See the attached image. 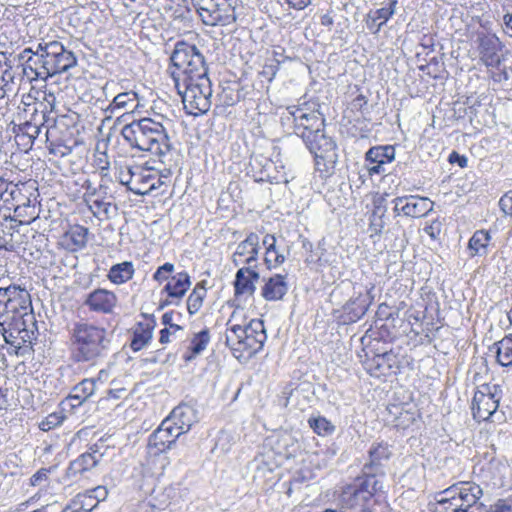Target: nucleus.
Listing matches in <instances>:
<instances>
[{
	"label": "nucleus",
	"instance_id": "8fccbe9b",
	"mask_svg": "<svg viewBox=\"0 0 512 512\" xmlns=\"http://www.w3.org/2000/svg\"><path fill=\"white\" fill-rule=\"evenodd\" d=\"M135 174V166H119L117 168V179L122 184L128 187L130 190V187L132 186V181L134 179Z\"/></svg>",
	"mask_w": 512,
	"mask_h": 512
},
{
	"label": "nucleus",
	"instance_id": "774afa93",
	"mask_svg": "<svg viewBox=\"0 0 512 512\" xmlns=\"http://www.w3.org/2000/svg\"><path fill=\"white\" fill-rule=\"evenodd\" d=\"M370 165L368 166V174L370 176L372 175H376V174H383L385 173V165H382V164H378V163H369Z\"/></svg>",
	"mask_w": 512,
	"mask_h": 512
},
{
	"label": "nucleus",
	"instance_id": "603ef678",
	"mask_svg": "<svg viewBox=\"0 0 512 512\" xmlns=\"http://www.w3.org/2000/svg\"><path fill=\"white\" fill-rule=\"evenodd\" d=\"M170 176L171 172L169 169H164L161 172L152 169L151 178L153 177L154 182H156L155 190L163 185L167 186L170 181Z\"/></svg>",
	"mask_w": 512,
	"mask_h": 512
},
{
	"label": "nucleus",
	"instance_id": "ea45409f",
	"mask_svg": "<svg viewBox=\"0 0 512 512\" xmlns=\"http://www.w3.org/2000/svg\"><path fill=\"white\" fill-rule=\"evenodd\" d=\"M206 297V289L202 283H198L187 299V310L189 314H196L203 305Z\"/></svg>",
	"mask_w": 512,
	"mask_h": 512
},
{
	"label": "nucleus",
	"instance_id": "c756f323",
	"mask_svg": "<svg viewBox=\"0 0 512 512\" xmlns=\"http://www.w3.org/2000/svg\"><path fill=\"white\" fill-rule=\"evenodd\" d=\"M96 389V381L94 379H84L78 383L69 395L70 401H75L71 405L73 407L80 406L83 402L88 400Z\"/></svg>",
	"mask_w": 512,
	"mask_h": 512
},
{
	"label": "nucleus",
	"instance_id": "6e6552de",
	"mask_svg": "<svg viewBox=\"0 0 512 512\" xmlns=\"http://www.w3.org/2000/svg\"><path fill=\"white\" fill-rule=\"evenodd\" d=\"M175 87L182 97L185 109L189 114L198 115L206 113L212 104V86L210 78L199 80L189 79L184 82H176Z\"/></svg>",
	"mask_w": 512,
	"mask_h": 512
},
{
	"label": "nucleus",
	"instance_id": "052dcab7",
	"mask_svg": "<svg viewBox=\"0 0 512 512\" xmlns=\"http://www.w3.org/2000/svg\"><path fill=\"white\" fill-rule=\"evenodd\" d=\"M366 26L370 31H372L375 34L378 33L382 28V24L379 23V21H377L376 18L373 17L371 12H369L367 15Z\"/></svg>",
	"mask_w": 512,
	"mask_h": 512
},
{
	"label": "nucleus",
	"instance_id": "e433bc0d",
	"mask_svg": "<svg viewBox=\"0 0 512 512\" xmlns=\"http://www.w3.org/2000/svg\"><path fill=\"white\" fill-rule=\"evenodd\" d=\"M491 236L485 230L476 231L469 240V248L474 254L483 256L487 254V247L490 243Z\"/></svg>",
	"mask_w": 512,
	"mask_h": 512
},
{
	"label": "nucleus",
	"instance_id": "423d86ee",
	"mask_svg": "<svg viewBox=\"0 0 512 512\" xmlns=\"http://www.w3.org/2000/svg\"><path fill=\"white\" fill-rule=\"evenodd\" d=\"M305 145L314 155L316 169L325 175L331 174L338 161L336 143L320 128L307 129L300 133Z\"/></svg>",
	"mask_w": 512,
	"mask_h": 512
},
{
	"label": "nucleus",
	"instance_id": "79ce46f5",
	"mask_svg": "<svg viewBox=\"0 0 512 512\" xmlns=\"http://www.w3.org/2000/svg\"><path fill=\"white\" fill-rule=\"evenodd\" d=\"M86 203L89 206L90 211L94 216L100 217L101 215L109 216L111 209V202L106 201L105 196H100L97 198H86Z\"/></svg>",
	"mask_w": 512,
	"mask_h": 512
},
{
	"label": "nucleus",
	"instance_id": "ddd939ff",
	"mask_svg": "<svg viewBox=\"0 0 512 512\" xmlns=\"http://www.w3.org/2000/svg\"><path fill=\"white\" fill-rule=\"evenodd\" d=\"M260 249L259 235L250 232L244 240L237 244L231 256V261L235 267L257 268Z\"/></svg>",
	"mask_w": 512,
	"mask_h": 512
},
{
	"label": "nucleus",
	"instance_id": "f03ea898",
	"mask_svg": "<svg viewBox=\"0 0 512 512\" xmlns=\"http://www.w3.org/2000/svg\"><path fill=\"white\" fill-rule=\"evenodd\" d=\"M108 331L93 323L78 321L70 329L72 359L77 363L96 364L110 348Z\"/></svg>",
	"mask_w": 512,
	"mask_h": 512
},
{
	"label": "nucleus",
	"instance_id": "de8ad7c7",
	"mask_svg": "<svg viewBox=\"0 0 512 512\" xmlns=\"http://www.w3.org/2000/svg\"><path fill=\"white\" fill-rule=\"evenodd\" d=\"M15 72L0 71V99H3L8 92L13 90Z\"/></svg>",
	"mask_w": 512,
	"mask_h": 512
},
{
	"label": "nucleus",
	"instance_id": "4be33fe9",
	"mask_svg": "<svg viewBox=\"0 0 512 512\" xmlns=\"http://www.w3.org/2000/svg\"><path fill=\"white\" fill-rule=\"evenodd\" d=\"M103 454L99 452L97 445H92L89 451L81 454L77 459L70 463L68 473L71 476L82 474L93 469L101 460Z\"/></svg>",
	"mask_w": 512,
	"mask_h": 512
},
{
	"label": "nucleus",
	"instance_id": "a211bd4d",
	"mask_svg": "<svg viewBox=\"0 0 512 512\" xmlns=\"http://www.w3.org/2000/svg\"><path fill=\"white\" fill-rule=\"evenodd\" d=\"M260 274L257 268L239 267L235 274L234 291L235 296L251 297L256 290V282L259 280Z\"/></svg>",
	"mask_w": 512,
	"mask_h": 512
},
{
	"label": "nucleus",
	"instance_id": "f704fd0d",
	"mask_svg": "<svg viewBox=\"0 0 512 512\" xmlns=\"http://www.w3.org/2000/svg\"><path fill=\"white\" fill-rule=\"evenodd\" d=\"M459 497L468 504H475L483 494L482 488L474 482H462L458 487Z\"/></svg>",
	"mask_w": 512,
	"mask_h": 512
},
{
	"label": "nucleus",
	"instance_id": "72a5a7b5",
	"mask_svg": "<svg viewBox=\"0 0 512 512\" xmlns=\"http://www.w3.org/2000/svg\"><path fill=\"white\" fill-rule=\"evenodd\" d=\"M395 158V149L392 146H377L370 148L365 156L369 163H378L386 165Z\"/></svg>",
	"mask_w": 512,
	"mask_h": 512
},
{
	"label": "nucleus",
	"instance_id": "864d4df0",
	"mask_svg": "<svg viewBox=\"0 0 512 512\" xmlns=\"http://www.w3.org/2000/svg\"><path fill=\"white\" fill-rule=\"evenodd\" d=\"M174 271V265L172 263H165L160 266L153 275L154 280L158 282L169 280V275Z\"/></svg>",
	"mask_w": 512,
	"mask_h": 512
},
{
	"label": "nucleus",
	"instance_id": "4468645a",
	"mask_svg": "<svg viewBox=\"0 0 512 512\" xmlns=\"http://www.w3.org/2000/svg\"><path fill=\"white\" fill-rule=\"evenodd\" d=\"M480 60L487 67L497 68L501 64L503 45L495 34L479 33L477 37Z\"/></svg>",
	"mask_w": 512,
	"mask_h": 512
},
{
	"label": "nucleus",
	"instance_id": "c85d7f7f",
	"mask_svg": "<svg viewBox=\"0 0 512 512\" xmlns=\"http://www.w3.org/2000/svg\"><path fill=\"white\" fill-rule=\"evenodd\" d=\"M191 285L190 276L187 272H179L173 275L164 287L171 298L181 299Z\"/></svg>",
	"mask_w": 512,
	"mask_h": 512
},
{
	"label": "nucleus",
	"instance_id": "3c124183",
	"mask_svg": "<svg viewBox=\"0 0 512 512\" xmlns=\"http://www.w3.org/2000/svg\"><path fill=\"white\" fill-rule=\"evenodd\" d=\"M65 417L62 413H51L44 420H42L39 424V428L42 431H49L57 426H59Z\"/></svg>",
	"mask_w": 512,
	"mask_h": 512
},
{
	"label": "nucleus",
	"instance_id": "a878e982",
	"mask_svg": "<svg viewBox=\"0 0 512 512\" xmlns=\"http://www.w3.org/2000/svg\"><path fill=\"white\" fill-rule=\"evenodd\" d=\"M88 228L74 225L62 236V245L71 251L83 249L87 244Z\"/></svg>",
	"mask_w": 512,
	"mask_h": 512
},
{
	"label": "nucleus",
	"instance_id": "bf43d9fd",
	"mask_svg": "<svg viewBox=\"0 0 512 512\" xmlns=\"http://www.w3.org/2000/svg\"><path fill=\"white\" fill-rule=\"evenodd\" d=\"M88 493L98 501V504L105 500L108 495V490L104 486H98L94 489L88 490Z\"/></svg>",
	"mask_w": 512,
	"mask_h": 512
},
{
	"label": "nucleus",
	"instance_id": "9b49d317",
	"mask_svg": "<svg viewBox=\"0 0 512 512\" xmlns=\"http://www.w3.org/2000/svg\"><path fill=\"white\" fill-rule=\"evenodd\" d=\"M40 51L45 53L44 65L51 76L61 74L73 68L77 64V58L72 51L67 50L59 41L39 43Z\"/></svg>",
	"mask_w": 512,
	"mask_h": 512
},
{
	"label": "nucleus",
	"instance_id": "dca6fc26",
	"mask_svg": "<svg viewBox=\"0 0 512 512\" xmlns=\"http://www.w3.org/2000/svg\"><path fill=\"white\" fill-rule=\"evenodd\" d=\"M181 436L174 429L166 418L161 422L160 426L150 435L148 447L155 449V453H163L171 449L172 445Z\"/></svg>",
	"mask_w": 512,
	"mask_h": 512
},
{
	"label": "nucleus",
	"instance_id": "58836bf2",
	"mask_svg": "<svg viewBox=\"0 0 512 512\" xmlns=\"http://www.w3.org/2000/svg\"><path fill=\"white\" fill-rule=\"evenodd\" d=\"M14 217L20 225H29L38 217V214L35 206L31 204L30 200H27L26 203L18 205L14 209Z\"/></svg>",
	"mask_w": 512,
	"mask_h": 512
},
{
	"label": "nucleus",
	"instance_id": "a18cd8bd",
	"mask_svg": "<svg viewBox=\"0 0 512 512\" xmlns=\"http://www.w3.org/2000/svg\"><path fill=\"white\" fill-rule=\"evenodd\" d=\"M137 101V95L134 92L119 93L114 97L111 106L115 108H133Z\"/></svg>",
	"mask_w": 512,
	"mask_h": 512
},
{
	"label": "nucleus",
	"instance_id": "bb28decb",
	"mask_svg": "<svg viewBox=\"0 0 512 512\" xmlns=\"http://www.w3.org/2000/svg\"><path fill=\"white\" fill-rule=\"evenodd\" d=\"M290 114L294 117L296 122V134L300 136V133L307 129H317L323 125V120L320 114L312 112L306 113L302 108L293 107Z\"/></svg>",
	"mask_w": 512,
	"mask_h": 512
},
{
	"label": "nucleus",
	"instance_id": "b1692460",
	"mask_svg": "<svg viewBox=\"0 0 512 512\" xmlns=\"http://www.w3.org/2000/svg\"><path fill=\"white\" fill-rule=\"evenodd\" d=\"M288 291L285 276L276 274L270 277L262 287L261 294L267 301L281 300Z\"/></svg>",
	"mask_w": 512,
	"mask_h": 512
},
{
	"label": "nucleus",
	"instance_id": "680f3d73",
	"mask_svg": "<svg viewBox=\"0 0 512 512\" xmlns=\"http://www.w3.org/2000/svg\"><path fill=\"white\" fill-rule=\"evenodd\" d=\"M103 190V186L100 185L99 188H95V187H92L91 184H88L87 187H86V192H85V200L86 198H89V197H92V198H97V197H100L102 196V194H106V191H102Z\"/></svg>",
	"mask_w": 512,
	"mask_h": 512
},
{
	"label": "nucleus",
	"instance_id": "c03bdc74",
	"mask_svg": "<svg viewBox=\"0 0 512 512\" xmlns=\"http://www.w3.org/2000/svg\"><path fill=\"white\" fill-rule=\"evenodd\" d=\"M397 0H389L387 6L381 7L376 10L370 11L374 18H376L379 23L384 24L394 15L396 11Z\"/></svg>",
	"mask_w": 512,
	"mask_h": 512
},
{
	"label": "nucleus",
	"instance_id": "0e129e2a",
	"mask_svg": "<svg viewBox=\"0 0 512 512\" xmlns=\"http://www.w3.org/2000/svg\"><path fill=\"white\" fill-rule=\"evenodd\" d=\"M48 150L50 154L59 155L61 157L68 154L67 147L64 145H55L54 143H50L48 146Z\"/></svg>",
	"mask_w": 512,
	"mask_h": 512
},
{
	"label": "nucleus",
	"instance_id": "20e7f679",
	"mask_svg": "<svg viewBox=\"0 0 512 512\" xmlns=\"http://www.w3.org/2000/svg\"><path fill=\"white\" fill-rule=\"evenodd\" d=\"M170 60L172 63L171 77L174 83H185L189 79L196 81L209 77L204 55L194 44L184 41L177 42Z\"/></svg>",
	"mask_w": 512,
	"mask_h": 512
},
{
	"label": "nucleus",
	"instance_id": "f8f14e48",
	"mask_svg": "<svg viewBox=\"0 0 512 512\" xmlns=\"http://www.w3.org/2000/svg\"><path fill=\"white\" fill-rule=\"evenodd\" d=\"M46 118L47 115L44 111L38 113V109L34 107L32 118L29 121L13 126L15 142L21 151L28 152L31 150L35 139L41 132V128L47 121Z\"/></svg>",
	"mask_w": 512,
	"mask_h": 512
},
{
	"label": "nucleus",
	"instance_id": "a19ab883",
	"mask_svg": "<svg viewBox=\"0 0 512 512\" xmlns=\"http://www.w3.org/2000/svg\"><path fill=\"white\" fill-rule=\"evenodd\" d=\"M392 452L387 443L379 442L372 444L369 450L370 465H380L382 461L390 458Z\"/></svg>",
	"mask_w": 512,
	"mask_h": 512
},
{
	"label": "nucleus",
	"instance_id": "f3484780",
	"mask_svg": "<svg viewBox=\"0 0 512 512\" xmlns=\"http://www.w3.org/2000/svg\"><path fill=\"white\" fill-rule=\"evenodd\" d=\"M117 302L118 298L114 292L98 288L88 294L84 303L93 312L108 314L113 311Z\"/></svg>",
	"mask_w": 512,
	"mask_h": 512
},
{
	"label": "nucleus",
	"instance_id": "13d9d810",
	"mask_svg": "<svg viewBox=\"0 0 512 512\" xmlns=\"http://www.w3.org/2000/svg\"><path fill=\"white\" fill-rule=\"evenodd\" d=\"M96 166L101 170L103 176H105L109 169V161L106 153H100L95 159Z\"/></svg>",
	"mask_w": 512,
	"mask_h": 512
},
{
	"label": "nucleus",
	"instance_id": "f257e3e1",
	"mask_svg": "<svg viewBox=\"0 0 512 512\" xmlns=\"http://www.w3.org/2000/svg\"><path fill=\"white\" fill-rule=\"evenodd\" d=\"M172 121L160 114L145 117L122 128L121 134L131 147L148 151L162 159L171 150L168 129Z\"/></svg>",
	"mask_w": 512,
	"mask_h": 512
},
{
	"label": "nucleus",
	"instance_id": "6e6d98bb",
	"mask_svg": "<svg viewBox=\"0 0 512 512\" xmlns=\"http://www.w3.org/2000/svg\"><path fill=\"white\" fill-rule=\"evenodd\" d=\"M183 328L179 325H170V327H165L160 331L159 342L161 344H167L171 342V336H175L177 332L182 331Z\"/></svg>",
	"mask_w": 512,
	"mask_h": 512
},
{
	"label": "nucleus",
	"instance_id": "e2e57ef3",
	"mask_svg": "<svg viewBox=\"0 0 512 512\" xmlns=\"http://www.w3.org/2000/svg\"><path fill=\"white\" fill-rule=\"evenodd\" d=\"M289 7L295 10H303L313 3V0H286Z\"/></svg>",
	"mask_w": 512,
	"mask_h": 512
},
{
	"label": "nucleus",
	"instance_id": "2eb2a0df",
	"mask_svg": "<svg viewBox=\"0 0 512 512\" xmlns=\"http://www.w3.org/2000/svg\"><path fill=\"white\" fill-rule=\"evenodd\" d=\"M366 371L373 377H386L396 374L399 369V360L392 351L375 354L365 362Z\"/></svg>",
	"mask_w": 512,
	"mask_h": 512
},
{
	"label": "nucleus",
	"instance_id": "5701e85b",
	"mask_svg": "<svg viewBox=\"0 0 512 512\" xmlns=\"http://www.w3.org/2000/svg\"><path fill=\"white\" fill-rule=\"evenodd\" d=\"M433 210V202L428 198L410 195L406 196V203L401 206L402 213L407 217L419 218Z\"/></svg>",
	"mask_w": 512,
	"mask_h": 512
},
{
	"label": "nucleus",
	"instance_id": "aec40b11",
	"mask_svg": "<svg viewBox=\"0 0 512 512\" xmlns=\"http://www.w3.org/2000/svg\"><path fill=\"white\" fill-rule=\"evenodd\" d=\"M166 420L170 422L178 434L187 433L196 422V411L189 405L175 407Z\"/></svg>",
	"mask_w": 512,
	"mask_h": 512
},
{
	"label": "nucleus",
	"instance_id": "7ed1b4c3",
	"mask_svg": "<svg viewBox=\"0 0 512 512\" xmlns=\"http://www.w3.org/2000/svg\"><path fill=\"white\" fill-rule=\"evenodd\" d=\"M240 312L234 311L227 322L226 344L237 359H248L258 353L267 340L264 322L251 319L238 323Z\"/></svg>",
	"mask_w": 512,
	"mask_h": 512
},
{
	"label": "nucleus",
	"instance_id": "cd10ccee",
	"mask_svg": "<svg viewBox=\"0 0 512 512\" xmlns=\"http://www.w3.org/2000/svg\"><path fill=\"white\" fill-rule=\"evenodd\" d=\"M210 343V333L208 329H203L200 332L194 333L189 340L186 352L183 358L186 362L194 360L199 356Z\"/></svg>",
	"mask_w": 512,
	"mask_h": 512
},
{
	"label": "nucleus",
	"instance_id": "1a4fd4ad",
	"mask_svg": "<svg viewBox=\"0 0 512 512\" xmlns=\"http://www.w3.org/2000/svg\"><path fill=\"white\" fill-rule=\"evenodd\" d=\"M202 22L208 26H229L237 20L240 0H192Z\"/></svg>",
	"mask_w": 512,
	"mask_h": 512
},
{
	"label": "nucleus",
	"instance_id": "5fc2aeb1",
	"mask_svg": "<svg viewBox=\"0 0 512 512\" xmlns=\"http://www.w3.org/2000/svg\"><path fill=\"white\" fill-rule=\"evenodd\" d=\"M487 512H512V499H498Z\"/></svg>",
	"mask_w": 512,
	"mask_h": 512
},
{
	"label": "nucleus",
	"instance_id": "7c9ffc66",
	"mask_svg": "<svg viewBox=\"0 0 512 512\" xmlns=\"http://www.w3.org/2000/svg\"><path fill=\"white\" fill-rule=\"evenodd\" d=\"M387 411L389 415L388 421L398 428L405 429L415 421L414 413L405 410L401 405H390Z\"/></svg>",
	"mask_w": 512,
	"mask_h": 512
},
{
	"label": "nucleus",
	"instance_id": "2f4dec72",
	"mask_svg": "<svg viewBox=\"0 0 512 512\" xmlns=\"http://www.w3.org/2000/svg\"><path fill=\"white\" fill-rule=\"evenodd\" d=\"M154 326L150 323H139L134 331L130 347L133 351H140L151 341Z\"/></svg>",
	"mask_w": 512,
	"mask_h": 512
},
{
	"label": "nucleus",
	"instance_id": "0eeeda50",
	"mask_svg": "<svg viewBox=\"0 0 512 512\" xmlns=\"http://www.w3.org/2000/svg\"><path fill=\"white\" fill-rule=\"evenodd\" d=\"M381 488L382 484L373 475L358 478L343 488L340 495L341 506L346 510L360 512L374 505V494Z\"/></svg>",
	"mask_w": 512,
	"mask_h": 512
},
{
	"label": "nucleus",
	"instance_id": "37998d69",
	"mask_svg": "<svg viewBox=\"0 0 512 512\" xmlns=\"http://www.w3.org/2000/svg\"><path fill=\"white\" fill-rule=\"evenodd\" d=\"M497 361L502 366L512 365V337L499 342L497 348Z\"/></svg>",
	"mask_w": 512,
	"mask_h": 512
},
{
	"label": "nucleus",
	"instance_id": "473e14b6",
	"mask_svg": "<svg viewBox=\"0 0 512 512\" xmlns=\"http://www.w3.org/2000/svg\"><path fill=\"white\" fill-rule=\"evenodd\" d=\"M134 266L132 262L125 261L113 265L108 272V279L117 285L124 284L134 275Z\"/></svg>",
	"mask_w": 512,
	"mask_h": 512
},
{
	"label": "nucleus",
	"instance_id": "39448f33",
	"mask_svg": "<svg viewBox=\"0 0 512 512\" xmlns=\"http://www.w3.org/2000/svg\"><path fill=\"white\" fill-rule=\"evenodd\" d=\"M5 342L10 345L18 356H30L37 337V328L33 313H28L23 319H12L0 327Z\"/></svg>",
	"mask_w": 512,
	"mask_h": 512
},
{
	"label": "nucleus",
	"instance_id": "338daca9",
	"mask_svg": "<svg viewBox=\"0 0 512 512\" xmlns=\"http://www.w3.org/2000/svg\"><path fill=\"white\" fill-rule=\"evenodd\" d=\"M449 161L451 163L457 162L461 168L467 166V158L465 156L459 155L457 152H452L449 156Z\"/></svg>",
	"mask_w": 512,
	"mask_h": 512
},
{
	"label": "nucleus",
	"instance_id": "6ab92c4d",
	"mask_svg": "<svg viewBox=\"0 0 512 512\" xmlns=\"http://www.w3.org/2000/svg\"><path fill=\"white\" fill-rule=\"evenodd\" d=\"M498 400L491 393L477 391L472 401V413L477 421L488 420L497 410Z\"/></svg>",
	"mask_w": 512,
	"mask_h": 512
},
{
	"label": "nucleus",
	"instance_id": "09e8293b",
	"mask_svg": "<svg viewBox=\"0 0 512 512\" xmlns=\"http://www.w3.org/2000/svg\"><path fill=\"white\" fill-rule=\"evenodd\" d=\"M73 500L79 504V508L84 512H91L98 506V501L95 500L88 491L77 494Z\"/></svg>",
	"mask_w": 512,
	"mask_h": 512
},
{
	"label": "nucleus",
	"instance_id": "4d7b16f0",
	"mask_svg": "<svg viewBox=\"0 0 512 512\" xmlns=\"http://www.w3.org/2000/svg\"><path fill=\"white\" fill-rule=\"evenodd\" d=\"M499 206L504 214L512 216V191H509L500 198Z\"/></svg>",
	"mask_w": 512,
	"mask_h": 512
},
{
	"label": "nucleus",
	"instance_id": "49530a36",
	"mask_svg": "<svg viewBox=\"0 0 512 512\" xmlns=\"http://www.w3.org/2000/svg\"><path fill=\"white\" fill-rule=\"evenodd\" d=\"M285 256L280 253L276 246L272 249H265L264 262L268 269L276 268L285 262Z\"/></svg>",
	"mask_w": 512,
	"mask_h": 512
},
{
	"label": "nucleus",
	"instance_id": "412c9836",
	"mask_svg": "<svg viewBox=\"0 0 512 512\" xmlns=\"http://www.w3.org/2000/svg\"><path fill=\"white\" fill-rule=\"evenodd\" d=\"M20 56L21 59H26L24 71H26V69H30L35 75L34 78L46 80L47 78L52 77L51 72L47 71V68L44 65V63H46V57L45 53L40 51L39 44H37L36 50H33L31 47L25 48Z\"/></svg>",
	"mask_w": 512,
	"mask_h": 512
},
{
	"label": "nucleus",
	"instance_id": "4c0bfd02",
	"mask_svg": "<svg viewBox=\"0 0 512 512\" xmlns=\"http://www.w3.org/2000/svg\"><path fill=\"white\" fill-rule=\"evenodd\" d=\"M309 427L319 436H330L335 432V426L321 415L311 416L308 419Z\"/></svg>",
	"mask_w": 512,
	"mask_h": 512
},
{
	"label": "nucleus",
	"instance_id": "9d476101",
	"mask_svg": "<svg viewBox=\"0 0 512 512\" xmlns=\"http://www.w3.org/2000/svg\"><path fill=\"white\" fill-rule=\"evenodd\" d=\"M32 312L29 292L20 286L10 285L0 288V327H4L9 320L23 319Z\"/></svg>",
	"mask_w": 512,
	"mask_h": 512
},
{
	"label": "nucleus",
	"instance_id": "c9c22d12",
	"mask_svg": "<svg viewBox=\"0 0 512 512\" xmlns=\"http://www.w3.org/2000/svg\"><path fill=\"white\" fill-rule=\"evenodd\" d=\"M373 204L374 210L370 217V225L376 232H380L384 228L385 223L383 221V217L387 211L384 196L375 197Z\"/></svg>",
	"mask_w": 512,
	"mask_h": 512
},
{
	"label": "nucleus",
	"instance_id": "69168bd1",
	"mask_svg": "<svg viewBox=\"0 0 512 512\" xmlns=\"http://www.w3.org/2000/svg\"><path fill=\"white\" fill-rule=\"evenodd\" d=\"M6 69L9 72H14L11 64L9 63V56L6 52H0V71L6 72Z\"/></svg>",
	"mask_w": 512,
	"mask_h": 512
},
{
	"label": "nucleus",
	"instance_id": "393cba45",
	"mask_svg": "<svg viewBox=\"0 0 512 512\" xmlns=\"http://www.w3.org/2000/svg\"><path fill=\"white\" fill-rule=\"evenodd\" d=\"M152 169L135 166L134 179L130 191L137 195H146L155 190L156 182L151 178Z\"/></svg>",
	"mask_w": 512,
	"mask_h": 512
}]
</instances>
